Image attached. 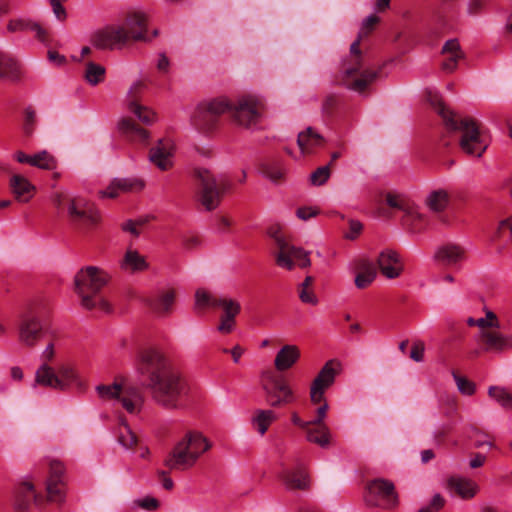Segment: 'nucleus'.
<instances>
[{"label":"nucleus","instance_id":"nucleus-32","mask_svg":"<svg viewBox=\"0 0 512 512\" xmlns=\"http://www.w3.org/2000/svg\"><path fill=\"white\" fill-rule=\"evenodd\" d=\"M118 129L126 138L146 144L149 133L146 129L139 127L132 119L122 118L118 123Z\"/></svg>","mask_w":512,"mask_h":512},{"label":"nucleus","instance_id":"nucleus-34","mask_svg":"<svg viewBox=\"0 0 512 512\" xmlns=\"http://www.w3.org/2000/svg\"><path fill=\"white\" fill-rule=\"evenodd\" d=\"M340 363L336 360H329L321 368L312 384L323 390L329 388L335 381L336 375L339 373Z\"/></svg>","mask_w":512,"mask_h":512},{"label":"nucleus","instance_id":"nucleus-11","mask_svg":"<svg viewBox=\"0 0 512 512\" xmlns=\"http://www.w3.org/2000/svg\"><path fill=\"white\" fill-rule=\"evenodd\" d=\"M66 211L71 223L79 228L91 229L101 220L100 213L94 204L80 196L67 199Z\"/></svg>","mask_w":512,"mask_h":512},{"label":"nucleus","instance_id":"nucleus-50","mask_svg":"<svg viewBox=\"0 0 512 512\" xmlns=\"http://www.w3.org/2000/svg\"><path fill=\"white\" fill-rule=\"evenodd\" d=\"M37 125V115L33 107H26L24 110L23 132L26 136H31Z\"/></svg>","mask_w":512,"mask_h":512},{"label":"nucleus","instance_id":"nucleus-24","mask_svg":"<svg viewBox=\"0 0 512 512\" xmlns=\"http://www.w3.org/2000/svg\"><path fill=\"white\" fill-rule=\"evenodd\" d=\"M31 498H33L36 505H41L43 497L34 492V485L25 481L22 482L15 490L14 494V508L17 512H25L29 509Z\"/></svg>","mask_w":512,"mask_h":512},{"label":"nucleus","instance_id":"nucleus-6","mask_svg":"<svg viewBox=\"0 0 512 512\" xmlns=\"http://www.w3.org/2000/svg\"><path fill=\"white\" fill-rule=\"evenodd\" d=\"M195 176L199 180L198 199L207 211L216 209L223 195L230 190L231 182L226 176L216 177L210 170L198 168Z\"/></svg>","mask_w":512,"mask_h":512},{"label":"nucleus","instance_id":"nucleus-20","mask_svg":"<svg viewBox=\"0 0 512 512\" xmlns=\"http://www.w3.org/2000/svg\"><path fill=\"white\" fill-rule=\"evenodd\" d=\"M280 478L289 490H308L310 488V477L300 463H297L294 468L283 469Z\"/></svg>","mask_w":512,"mask_h":512},{"label":"nucleus","instance_id":"nucleus-36","mask_svg":"<svg viewBox=\"0 0 512 512\" xmlns=\"http://www.w3.org/2000/svg\"><path fill=\"white\" fill-rule=\"evenodd\" d=\"M323 143L324 138L311 127L298 134L297 144L303 154L311 153L315 148L322 146Z\"/></svg>","mask_w":512,"mask_h":512},{"label":"nucleus","instance_id":"nucleus-28","mask_svg":"<svg viewBox=\"0 0 512 512\" xmlns=\"http://www.w3.org/2000/svg\"><path fill=\"white\" fill-rule=\"evenodd\" d=\"M22 67L20 62L7 52L0 51V79L12 82L20 80Z\"/></svg>","mask_w":512,"mask_h":512},{"label":"nucleus","instance_id":"nucleus-51","mask_svg":"<svg viewBox=\"0 0 512 512\" xmlns=\"http://www.w3.org/2000/svg\"><path fill=\"white\" fill-rule=\"evenodd\" d=\"M330 177L329 164L317 168L311 175L310 181L314 186H321L327 182Z\"/></svg>","mask_w":512,"mask_h":512},{"label":"nucleus","instance_id":"nucleus-37","mask_svg":"<svg viewBox=\"0 0 512 512\" xmlns=\"http://www.w3.org/2000/svg\"><path fill=\"white\" fill-rule=\"evenodd\" d=\"M175 301V291L168 289L161 292L158 296L147 299L149 307L158 314H164L171 311Z\"/></svg>","mask_w":512,"mask_h":512},{"label":"nucleus","instance_id":"nucleus-15","mask_svg":"<svg viewBox=\"0 0 512 512\" xmlns=\"http://www.w3.org/2000/svg\"><path fill=\"white\" fill-rule=\"evenodd\" d=\"M128 42V33L121 26H107L91 37L94 47L101 50L122 48Z\"/></svg>","mask_w":512,"mask_h":512},{"label":"nucleus","instance_id":"nucleus-30","mask_svg":"<svg viewBox=\"0 0 512 512\" xmlns=\"http://www.w3.org/2000/svg\"><path fill=\"white\" fill-rule=\"evenodd\" d=\"M300 350L296 345H284L276 354L274 366L277 371L283 372L299 360Z\"/></svg>","mask_w":512,"mask_h":512},{"label":"nucleus","instance_id":"nucleus-45","mask_svg":"<svg viewBox=\"0 0 512 512\" xmlns=\"http://www.w3.org/2000/svg\"><path fill=\"white\" fill-rule=\"evenodd\" d=\"M128 109L144 124L150 125L156 121V114L148 107L142 106L135 101H130Z\"/></svg>","mask_w":512,"mask_h":512},{"label":"nucleus","instance_id":"nucleus-55","mask_svg":"<svg viewBox=\"0 0 512 512\" xmlns=\"http://www.w3.org/2000/svg\"><path fill=\"white\" fill-rule=\"evenodd\" d=\"M325 390L320 387L311 384L310 388V399L313 404H319L321 406L323 403H327L324 397Z\"/></svg>","mask_w":512,"mask_h":512},{"label":"nucleus","instance_id":"nucleus-43","mask_svg":"<svg viewBox=\"0 0 512 512\" xmlns=\"http://www.w3.org/2000/svg\"><path fill=\"white\" fill-rule=\"evenodd\" d=\"M313 283L314 278L312 276H306L303 282L299 285L298 296L301 302L310 305H316L318 303V298L312 288Z\"/></svg>","mask_w":512,"mask_h":512},{"label":"nucleus","instance_id":"nucleus-52","mask_svg":"<svg viewBox=\"0 0 512 512\" xmlns=\"http://www.w3.org/2000/svg\"><path fill=\"white\" fill-rule=\"evenodd\" d=\"M218 299L219 297H214L207 291L198 289L195 294V305L197 308H203L207 306L213 307V302Z\"/></svg>","mask_w":512,"mask_h":512},{"label":"nucleus","instance_id":"nucleus-57","mask_svg":"<svg viewBox=\"0 0 512 512\" xmlns=\"http://www.w3.org/2000/svg\"><path fill=\"white\" fill-rule=\"evenodd\" d=\"M235 327V318L220 317L218 331L224 334L231 333Z\"/></svg>","mask_w":512,"mask_h":512},{"label":"nucleus","instance_id":"nucleus-14","mask_svg":"<svg viewBox=\"0 0 512 512\" xmlns=\"http://www.w3.org/2000/svg\"><path fill=\"white\" fill-rule=\"evenodd\" d=\"M263 104L253 96L243 97L229 111L234 121L245 128L255 126L262 115Z\"/></svg>","mask_w":512,"mask_h":512},{"label":"nucleus","instance_id":"nucleus-41","mask_svg":"<svg viewBox=\"0 0 512 512\" xmlns=\"http://www.w3.org/2000/svg\"><path fill=\"white\" fill-rule=\"evenodd\" d=\"M277 420V415L274 410L271 409H259L255 412L252 419V423L255 429L264 435L268 430L269 426Z\"/></svg>","mask_w":512,"mask_h":512},{"label":"nucleus","instance_id":"nucleus-16","mask_svg":"<svg viewBox=\"0 0 512 512\" xmlns=\"http://www.w3.org/2000/svg\"><path fill=\"white\" fill-rule=\"evenodd\" d=\"M42 330V323L37 316L23 314L18 325V340L26 347H34L42 336Z\"/></svg>","mask_w":512,"mask_h":512},{"label":"nucleus","instance_id":"nucleus-18","mask_svg":"<svg viewBox=\"0 0 512 512\" xmlns=\"http://www.w3.org/2000/svg\"><path fill=\"white\" fill-rule=\"evenodd\" d=\"M380 272L388 279L398 278L404 270V262L400 254L392 249L380 252L377 258Z\"/></svg>","mask_w":512,"mask_h":512},{"label":"nucleus","instance_id":"nucleus-44","mask_svg":"<svg viewBox=\"0 0 512 512\" xmlns=\"http://www.w3.org/2000/svg\"><path fill=\"white\" fill-rule=\"evenodd\" d=\"M213 307H221L223 309L222 317L236 318L241 311L240 303L233 299L219 297L213 302Z\"/></svg>","mask_w":512,"mask_h":512},{"label":"nucleus","instance_id":"nucleus-59","mask_svg":"<svg viewBox=\"0 0 512 512\" xmlns=\"http://www.w3.org/2000/svg\"><path fill=\"white\" fill-rule=\"evenodd\" d=\"M74 197L75 196H69V195L57 192L53 195L52 201L58 209H67V199H71Z\"/></svg>","mask_w":512,"mask_h":512},{"label":"nucleus","instance_id":"nucleus-38","mask_svg":"<svg viewBox=\"0 0 512 512\" xmlns=\"http://www.w3.org/2000/svg\"><path fill=\"white\" fill-rule=\"evenodd\" d=\"M121 268L129 272H141L148 268V264L138 251L128 249L121 261Z\"/></svg>","mask_w":512,"mask_h":512},{"label":"nucleus","instance_id":"nucleus-8","mask_svg":"<svg viewBox=\"0 0 512 512\" xmlns=\"http://www.w3.org/2000/svg\"><path fill=\"white\" fill-rule=\"evenodd\" d=\"M231 110V102L225 97L199 103L191 117L193 127L203 134L214 132L222 114Z\"/></svg>","mask_w":512,"mask_h":512},{"label":"nucleus","instance_id":"nucleus-60","mask_svg":"<svg viewBox=\"0 0 512 512\" xmlns=\"http://www.w3.org/2000/svg\"><path fill=\"white\" fill-rule=\"evenodd\" d=\"M424 357V344L421 342L415 343L410 352V358L416 362H420Z\"/></svg>","mask_w":512,"mask_h":512},{"label":"nucleus","instance_id":"nucleus-3","mask_svg":"<svg viewBox=\"0 0 512 512\" xmlns=\"http://www.w3.org/2000/svg\"><path fill=\"white\" fill-rule=\"evenodd\" d=\"M111 276L96 266L81 268L74 277V290L80 298L81 306L87 310L98 309L105 313L112 310L111 304L101 295Z\"/></svg>","mask_w":512,"mask_h":512},{"label":"nucleus","instance_id":"nucleus-17","mask_svg":"<svg viewBox=\"0 0 512 512\" xmlns=\"http://www.w3.org/2000/svg\"><path fill=\"white\" fill-rule=\"evenodd\" d=\"M64 472L65 467L61 461L51 460L49 462V476L46 481L47 500L49 502L61 503L64 500L62 489Z\"/></svg>","mask_w":512,"mask_h":512},{"label":"nucleus","instance_id":"nucleus-58","mask_svg":"<svg viewBox=\"0 0 512 512\" xmlns=\"http://www.w3.org/2000/svg\"><path fill=\"white\" fill-rule=\"evenodd\" d=\"M56 355L55 346L53 343H49L41 354L42 364L50 365Z\"/></svg>","mask_w":512,"mask_h":512},{"label":"nucleus","instance_id":"nucleus-42","mask_svg":"<svg viewBox=\"0 0 512 512\" xmlns=\"http://www.w3.org/2000/svg\"><path fill=\"white\" fill-rule=\"evenodd\" d=\"M262 174L273 183H281L285 180L287 170L280 162H273L262 165Z\"/></svg>","mask_w":512,"mask_h":512},{"label":"nucleus","instance_id":"nucleus-22","mask_svg":"<svg viewBox=\"0 0 512 512\" xmlns=\"http://www.w3.org/2000/svg\"><path fill=\"white\" fill-rule=\"evenodd\" d=\"M478 340L483 343L484 351L487 352H503L512 347V337L497 330H480Z\"/></svg>","mask_w":512,"mask_h":512},{"label":"nucleus","instance_id":"nucleus-39","mask_svg":"<svg viewBox=\"0 0 512 512\" xmlns=\"http://www.w3.org/2000/svg\"><path fill=\"white\" fill-rule=\"evenodd\" d=\"M8 30L10 32H16V31H31L34 32L36 37L40 41L46 40L47 32L46 30L39 25L38 23L26 21L22 19L18 20H11L7 26Z\"/></svg>","mask_w":512,"mask_h":512},{"label":"nucleus","instance_id":"nucleus-25","mask_svg":"<svg viewBox=\"0 0 512 512\" xmlns=\"http://www.w3.org/2000/svg\"><path fill=\"white\" fill-rule=\"evenodd\" d=\"M144 188V182L138 178H117L101 191L103 197L115 198L120 193L138 192Z\"/></svg>","mask_w":512,"mask_h":512},{"label":"nucleus","instance_id":"nucleus-26","mask_svg":"<svg viewBox=\"0 0 512 512\" xmlns=\"http://www.w3.org/2000/svg\"><path fill=\"white\" fill-rule=\"evenodd\" d=\"M448 489L462 499H471L479 491L477 483L471 479L452 476L447 482Z\"/></svg>","mask_w":512,"mask_h":512},{"label":"nucleus","instance_id":"nucleus-12","mask_svg":"<svg viewBox=\"0 0 512 512\" xmlns=\"http://www.w3.org/2000/svg\"><path fill=\"white\" fill-rule=\"evenodd\" d=\"M328 409V403H323L321 406H318L314 418L309 420L308 427L304 430L306 440L323 449L334 445L331 429L325 423Z\"/></svg>","mask_w":512,"mask_h":512},{"label":"nucleus","instance_id":"nucleus-46","mask_svg":"<svg viewBox=\"0 0 512 512\" xmlns=\"http://www.w3.org/2000/svg\"><path fill=\"white\" fill-rule=\"evenodd\" d=\"M488 394L504 409H512V393L506 388L491 386L488 390Z\"/></svg>","mask_w":512,"mask_h":512},{"label":"nucleus","instance_id":"nucleus-29","mask_svg":"<svg viewBox=\"0 0 512 512\" xmlns=\"http://www.w3.org/2000/svg\"><path fill=\"white\" fill-rule=\"evenodd\" d=\"M9 186L15 199L19 202H28L35 192V186L20 174H14L10 178Z\"/></svg>","mask_w":512,"mask_h":512},{"label":"nucleus","instance_id":"nucleus-13","mask_svg":"<svg viewBox=\"0 0 512 512\" xmlns=\"http://www.w3.org/2000/svg\"><path fill=\"white\" fill-rule=\"evenodd\" d=\"M365 501L370 506L393 508L398 503L394 484L386 479L377 478L367 484Z\"/></svg>","mask_w":512,"mask_h":512},{"label":"nucleus","instance_id":"nucleus-2","mask_svg":"<svg viewBox=\"0 0 512 512\" xmlns=\"http://www.w3.org/2000/svg\"><path fill=\"white\" fill-rule=\"evenodd\" d=\"M427 99L442 118L446 128L461 133L459 139L461 150L468 156L480 158L486 151L488 143L483 139L477 121L471 117L460 118L445 105L438 93L429 92Z\"/></svg>","mask_w":512,"mask_h":512},{"label":"nucleus","instance_id":"nucleus-35","mask_svg":"<svg viewBox=\"0 0 512 512\" xmlns=\"http://www.w3.org/2000/svg\"><path fill=\"white\" fill-rule=\"evenodd\" d=\"M35 384L58 391L60 382L57 378L56 367L41 364L35 372Z\"/></svg>","mask_w":512,"mask_h":512},{"label":"nucleus","instance_id":"nucleus-10","mask_svg":"<svg viewBox=\"0 0 512 512\" xmlns=\"http://www.w3.org/2000/svg\"><path fill=\"white\" fill-rule=\"evenodd\" d=\"M362 56H349L343 63V84L350 90L363 93L378 77L379 70L364 69Z\"/></svg>","mask_w":512,"mask_h":512},{"label":"nucleus","instance_id":"nucleus-5","mask_svg":"<svg viewBox=\"0 0 512 512\" xmlns=\"http://www.w3.org/2000/svg\"><path fill=\"white\" fill-rule=\"evenodd\" d=\"M261 388L268 406L278 409L292 405L297 396L284 375L272 370L263 371L260 376Z\"/></svg>","mask_w":512,"mask_h":512},{"label":"nucleus","instance_id":"nucleus-19","mask_svg":"<svg viewBox=\"0 0 512 512\" xmlns=\"http://www.w3.org/2000/svg\"><path fill=\"white\" fill-rule=\"evenodd\" d=\"M125 31L128 33V40L134 41H150L152 38L158 36V30L155 29L152 36L147 35V18L145 14L140 12H134L129 14L125 26Z\"/></svg>","mask_w":512,"mask_h":512},{"label":"nucleus","instance_id":"nucleus-9","mask_svg":"<svg viewBox=\"0 0 512 512\" xmlns=\"http://www.w3.org/2000/svg\"><path fill=\"white\" fill-rule=\"evenodd\" d=\"M96 392L103 401H117L129 413H137L142 404L143 396L140 390L134 386H125L118 383L96 386Z\"/></svg>","mask_w":512,"mask_h":512},{"label":"nucleus","instance_id":"nucleus-23","mask_svg":"<svg viewBox=\"0 0 512 512\" xmlns=\"http://www.w3.org/2000/svg\"><path fill=\"white\" fill-rule=\"evenodd\" d=\"M13 157L18 163L28 164L43 170H54L57 167V160L46 150L33 155L26 154L23 151H16Z\"/></svg>","mask_w":512,"mask_h":512},{"label":"nucleus","instance_id":"nucleus-63","mask_svg":"<svg viewBox=\"0 0 512 512\" xmlns=\"http://www.w3.org/2000/svg\"><path fill=\"white\" fill-rule=\"evenodd\" d=\"M138 504L145 510H155L159 507V501L154 497H145Z\"/></svg>","mask_w":512,"mask_h":512},{"label":"nucleus","instance_id":"nucleus-7","mask_svg":"<svg viewBox=\"0 0 512 512\" xmlns=\"http://www.w3.org/2000/svg\"><path fill=\"white\" fill-rule=\"evenodd\" d=\"M268 235L274 240L278 249L275 260L279 267L292 270L295 266L306 268L311 265L310 253L301 247L292 245L279 226L270 227Z\"/></svg>","mask_w":512,"mask_h":512},{"label":"nucleus","instance_id":"nucleus-4","mask_svg":"<svg viewBox=\"0 0 512 512\" xmlns=\"http://www.w3.org/2000/svg\"><path fill=\"white\" fill-rule=\"evenodd\" d=\"M211 443L202 433L189 431L176 443L166 457L164 464L170 470L184 471L195 465L202 454L208 451Z\"/></svg>","mask_w":512,"mask_h":512},{"label":"nucleus","instance_id":"nucleus-54","mask_svg":"<svg viewBox=\"0 0 512 512\" xmlns=\"http://www.w3.org/2000/svg\"><path fill=\"white\" fill-rule=\"evenodd\" d=\"M453 377L457 384L458 390L465 395H472L475 391V385L469 381L467 378L462 377L455 372H453Z\"/></svg>","mask_w":512,"mask_h":512},{"label":"nucleus","instance_id":"nucleus-64","mask_svg":"<svg viewBox=\"0 0 512 512\" xmlns=\"http://www.w3.org/2000/svg\"><path fill=\"white\" fill-rule=\"evenodd\" d=\"M445 504V499L440 494H435L429 504V508L433 511H439Z\"/></svg>","mask_w":512,"mask_h":512},{"label":"nucleus","instance_id":"nucleus-56","mask_svg":"<svg viewBox=\"0 0 512 512\" xmlns=\"http://www.w3.org/2000/svg\"><path fill=\"white\" fill-rule=\"evenodd\" d=\"M363 225L358 220L351 219L349 221V232L345 234V237L350 240L356 239L362 232Z\"/></svg>","mask_w":512,"mask_h":512},{"label":"nucleus","instance_id":"nucleus-27","mask_svg":"<svg viewBox=\"0 0 512 512\" xmlns=\"http://www.w3.org/2000/svg\"><path fill=\"white\" fill-rule=\"evenodd\" d=\"M442 54L445 56L442 69L449 73L453 72L457 68L458 61L464 58V52L457 39L447 40L442 47Z\"/></svg>","mask_w":512,"mask_h":512},{"label":"nucleus","instance_id":"nucleus-33","mask_svg":"<svg viewBox=\"0 0 512 512\" xmlns=\"http://www.w3.org/2000/svg\"><path fill=\"white\" fill-rule=\"evenodd\" d=\"M57 378L60 382L58 391H66L71 385L81 386V380L76 368L69 363H62L56 366Z\"/></svg>","mask_w":512,"mask_h":512},{"label":"nucleus","instance_id":"nucleus-1","mask_svg":"<svg viewBox=\"0 0 512 512\" xmlns=\"http://www.w3.org/2000/svg\"><path fill=\"white\" fill-rule=\"evenodd\" d=\"M139 371L147 376L146 388L157 405L167 410L186 407L190 386L161 352L155 349L144 351L141 354Z\"/></svg>","mask_w":512,"mask_h":512},{"label":"nucleus","instance_id":"nucleus-47","mask_svg":"<svg viewBox=\"0 0 512 512\" xmlns=\"http://www.w3.org/2000/svg\"><path fill=\"white\" fill-rule=\"evenodd\" d=\"M105 68L94 62H88L85 69V79L91 85H97L104 81Z\"/></svg>","mask_w":512,"mask_h":512},{"label":"nucleus","instance_id":"nucleus-40","mask_svg":"<svg viewBox=\"0 0 512 512\" xmlns=\"http://www.w3.org/2000/svg\"><path fill=\"white\" fill-rule=\"evenodd\" d=\"M450 201V196L446 190L438 189L430 192L426 198V205L433 212L444 211Z\"/></svg>","mask_w":512,"mask_h":512},{"label":"nucleus","instance_id":"nucleus-53","mask_svg":"<svg viewBox=\"0 0 512 512\" xmlns=\"http://www.w3.org/2000/svg\"><path fill=\"white\" fill-rule=\"evenodd\" d=\"M477 326L481 330H490L489 328H499V321L495 313H493L492 311H487L485 318L477 319Z\"/></svg>","mask_w":512,"mask_h":512},{"label":"nucleus","instance_id":"nucleus-48","mask_svg":"<svg viewBox=\"0 0 512 512\" xmlns=\"http://www.w3.org/2000/svg\"><path fill=\"white\" fill-rule=\"evenodd\" d=\"M118 441L125 448H131L137 443L136 435L122 418L120 419Z\"/></svg>","mask_w":512,"mask_h":512},{"label":"nucleus","instance_id":"nucleus-31","mask_svg":"<svg viewBox=\"0 0 512 512\" xmlns=\"http://www.w3.org/2000/svg\"><path fill=\"white\" fill-rule=\"evenodd\" d=\"M465 249L457 244H446L440 247L436 253L435 258L445 265H456L465 259Z\"/></svg>","mask_w":512,"mask_h":512},{"label":"nucleus","instance_id":"nucleus-21","mask_svg":"<svg viewBox=\"0 0 512 512\" xmlns=\"http://www.w3.org/2000/svg\"><path fill=\"white\" fill-rule=\"evenodd\" d=\"M173 143L170 139H159L149 151V160L162 171L170 169L173 165Z\"/></svg>","mask_w":512,"mask_h":512},{"label":"nucleus","instance_id":"nucleus-49","mask_svg":"<svg viewBox=\"0 0 512 512\" xmlns=\"http://www.w3.org/2000/svg\"><path fill=\"white\" fill-rule=\"evenodd\" d=\"M376 277V270L371 265L368 264L367 267L361 272H359L355 277V285L359 289H364L369 286Z\"/></svg>","mask_w":512,"mask_h":512},{"label":"nucleus","instance_id":"nucleus-61","mask_svg":"<svg viewBox=\"0 0 512 512\" xmlns=\"http://www.w3.org/2000/svg\"><path fill=\"white\" fill-rule=\"evenodd\" d=\"M145 88V84L143 81H137L133 83V85L130 87L128 92L129 102L137 100L138 95L143 91Z\"/></svg>","mask_w":512,"mask_h":512},{"label":"nucleus","instance_id":"nucleus-62","mask_svg":"<svg viewBox=\"0 0 512 512\" xmlns=\"http://www.w3.org/2000/svg\"><path fill=\"white\" fill-rule=\"evenodd\" d=\"M318 211L311 207H300L296 211V215L301 220H308L309 218L316 216Z\"/></svg>","mask_w":512,"mask_h":512}]
</instances>
